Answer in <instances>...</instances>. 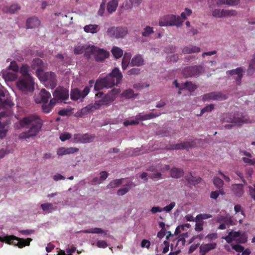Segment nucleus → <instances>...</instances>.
Masks as SVG:
<instances>
[{
	"label": "nucleus",
	"mask_w": 255,
	"mask_h": 255,
	"mask_svg": "<svg viewBox=\"0 0 255 255\" xmlns=\"http://www.w3.org/2000/svg\"><path fill=\"white\" fill-rule=\"evenodd\" d=\"M14 127L16 129L28 128V130L20 133L18 135L19 139H27L37 134L42 127V124L37 117L30 116L25 117L15 123Z\"/></svg>",
	"instance_id": "obj_1"
},
{
	"label": "nucleus",
	"mask_w": 255,
	"mask_h": 255,
	"mask_svg": "<svg viewBox=\"0 0 255 255\" xmlns=\"http://www.w3.org/2000/svg\"><path fill=\"white\" fill-rule=\"evenodd\" d=\"M123 78V74L118 68H114L106 77L98 79L95 84V90L99 91L104 88H110L118 85Z\"/></svg>",
	"instance_id": "obj_2"
},
{
	"label": "nucleus",
	"mask_w": 255,
	"mask_h": 255,
	"mask_svg": "<svg viewBox=\"0 0 255 255\" xmlns=\"http://www.w3.org/2000/svg\"><path fill=\"white\" fill-rule=\"evenodd\" d=\"M183 20L179 16L167 15L161 18L159 21L160 26H176L180 27L182 25Z\"/></svg>",
	"instance_id": "obj_3"
},
{
	"label": "nucleus",
	"mask_w": 255,
	"mask_h": 255,
	"mask_svg": "<svg viewBox=\"0 0 255 255\" xmlns=\"http://www.w3.org/2000/svg\"><path fill=\"white\" fill-rule=\"evenodd\" d=\"M0 241L5 242L9 244L17 246L19 248H23L26 246H29L30 242L32 241L31 238H27L26 240L17 238L14 236H5L3 238L0 237Z\"/></svg>",
	"instance_id": "obj_4"
},
{
	"label": "nucleus",
	"mask_w": 255,
	"mask_h": 255,
	"mask_svg": "<svg viewBox=\"0 0 255 255\" xmlns=\"http://www.w3.org/2000/svg\"><path fill=\"white\" fill-rule=\"evenodd\" d=\"M16 86L22 92H31L34 90V82L31 76L23 78L16 83Z\"/></svg>",
	"instance_id": "obj_5"
},
{
	"label": "nucleus",
	"mask_w": 255,
	"mask_h": 255,
	"mask_svg": "<svg viewBox=\"0 0 255 255\" xmlns=\"http://www.w3.org/2000/svg\"><path fill=\"white\" fill-rule=\"evenodd\" d=\"M39 79L45 82L46 87L54 89L57 85V79L56 75L52 72L43 73L38 77Z\"/></svg>",
	"instance_id": "obj_6"
},
{
	"label": "nucleus",
	"mask_w": 255,
	"mask_h": 255,
	"mask_svg": "<svg viewBox=\"0 0 255 255\" xmlns=\"http://www.w3.org/2000/svg\"><path fill=\"white\" fill-rule=\"evenodd\" d=\"M121 93V90L118 88H114L110 90L103 98L97 101L100 107L103 105L109 104L114 101L117 96Z\"/></svg>",
	"instance_id": "obj_7"
},
{
	"label": "nucleus",
	"mask_w": 255,
	"mask_h": 255,
	"mask_svg": "<svg viewBox=\"0 0 255 255\" xmlns=\"http://www.w3.org/2000/svg\"><path fill=\"white\" fill-rule=\"evenodd\" d=\"M90 50V57L91 55H93L95 60L97 62L103 61L109 55V52L105 50L99 48L94 45H92Z\"/></svg>",
	"instance_id": "obj_8"
},
{
	"label": "nucleus",
	"mask_w": 255,
	"mask_h": 255,
	"mask_svg": "<svg viewBox=\"0 0 255 255\" xmlns=\"http://www.w3.org/2000/svg\"><path fill=\"white\" fill-rule=\"evenodd\" d=\"M107 34L111 37L115 38H122L127 35L128 32L126 27H115L109 28L107 31Z\"/></svg>",
	"instance_id": "obj_9"
},
{
	"label": "nucleus",
	"mask_w": 255,
	"mask_h": 255,
	"mask_svg": "<svg viewBox=\"0 0 255 255\" xmlns=\"http://www.w3.org/2000/svg\"><path fill=\"white\" fill-rule=\"evenodd\" d=\"M224 121L232 123L236 126H240L244 123H247L248 119L239 114H228L226 115V117L224 118Z\"/></svg>",
	"instance_id": "obj_10"
},
{
	"label": "nucleus",
	"mask_w": 255,
	"mask_h": 255,
	"mask_svg": "<svg viewBox=\"0 0 255 255\" xmlns=\"http://www.w3.org/2000/svg\"><path fill=\"white\" fill-rule=\"evenodd\" d=\"M216 222L220 224L218 228L220 230H225L227 227L235 224L232 217L228 214L218 215L216 217Z\"/></svg>",
	"instance_id": "obj_11"
},
{
	"label": "nucleus",
	"mask_w": 255,
	"mask_h": 255,
	"mask_svg": "<svg viewBox=\"0 0 255 255\" xmlns=\"http://www.w3.org/2000/svg\"><path fill=\"white\" fill-rule=\"evenodd\" d=\"M53 98L57 103L58 101H64L69 98V91L67 89L63 87H58L53 93Z\"/></svg>",
	"instance_id": "obj_12"
},
{
	"label": "nucleus",
	"mask_w": 255,
	"mask_h": 255,
	"mask_svg": "<svg viewBox=\"0 0 255 255\" xmlns=\"http://www.w3.org/2000/svg\"><path fill=\"white\" fill-rule=\"evenodd\" d=\"M201 139H189L186 141L182 142L179 143L175 144L172 145V149L175 150L194 148L197 146L198 144L201 141Z\"/></svg>",
	"instance_id": "obj_13"
},
{
	"label": "nucleus",
	"mask_w": 255,
	"mask_h": 255,
	"mask_svg": "<svg viewBox=\"0 0 255 255\" xmlns=\"http://www.w3.org/2000/svg\"><path fill=\"white\" fill-rule=\"evenodd\" d=\"M205 71V68L202 65H196L185 68L183 70L184 75L188 77L198 75Z\"/></svg>",
	"instance_id": "obj_14"
},
{
	"label": "nucleus",
	"mask_w": 255,
	"mask_h": 255,
	"mask_svg": "<svg viewBox=\"0 0 255 255\" xmlns=\"http://www.w3.org/2000/svg\"><path fill=\"white\" fill-rule=\"evenodd\" d=\"M92 45L88 44L79 43L75 46L74 53L75 54H81L84 53V56L87 58H90V49Z\"/></svg>",
	"instance_id": "obj_15"
},
{
	"label": "nucleus",
	"mask_w": 255,
	"mask_h": 255,
	"mask_svg": "<svg viewBox=\"0 0 255 255\" xmlns=\"http://www.w3.org/2000/svg\"><path fill=\"white\" fill-rule=\"evenodd\" d=\"M227 98L226 95L220 92H211L203 95L202 100L203 101H222L227 99Z\"/></svg>",
	"instance_id": "obj_16"
},
{
	"label": "nucleus",
	"mask_w": 255,
	"mask_h": 255,
	"mask_svg": "<svg viewBox=\"0 0 255 255\" xmlns=\"http://www.w3.org/2000/svg\"><path fill=\"white\" fill-rule=\"evenodd\" d=\"M226 240L228 242L235 241L241 243H244L247 241L246 237L243 234H242L239 231L230 232L228 234V235L226 238Z\"/></svg>",
	"instance_id": "obj_17"
},
{
	"label": "nucleus",
	"mask_w": 255,
	"mask_h": 255,
	"mask_svg": "<svg viewBox=\"0 0 255 255\" xmlns=\"http://www.w3.org/2000/svg\"><path fill=\"white\" fill-rule=\"evenodd\" d=\"M89 91L90 88L88 87H86L82 91L77 88L74 89L71 91V98L75 101L83 99L87 95Z\"/></svg>",
	"instance_id": "obj_18"
},
{
	"label": "nucleus",
	"mask_w": 255,
	"mask_h": 255,
	"mask_svg": "<svg viewBox=\"0 0 255 255\" xmlns=\"http://www.w3.org/2000/svg\"><path fill=\"white\" fill-rule=\"evenodd\" d=\"M51 97V94L49 92L42 89L38 95L35 96L34 101L37 104L48 102Z\"/></svg>",
	"instance_id": "obj_19"
},
{
	"label": "nucleus",
	"mask_w": 255,
	"mask_h": 255,
	"mask_svg": "<svg viewBox=\"0 0 255 255\" xmlns=\"http://www.w3.org/2000/svg\"><path fill=\"white\" fill-rule=\"evenodd\" d=\"M31 67L36 70V73L38 77L44 72L43 70L46 67V65L40 59L36 58L33 60Z\"/></svg>",
	"instance_id": "obj_20"
},
{
	"label": "nucleus",
	"mask_w": 255,
	"mask_h": 255,
	"mask_svg": "<svg viewBox=\"0 0 255 255\" xmlns=\"http://www.w3.org/2000/svg\"><path fill=\"white\" fill-rule=\"evenodd\" d=\"M243 69L242 67H238L235 69L229 70L227 74L231 75H235L234 79L237 82V85H240L241 80L243 76Z\"/></svg>",
	"instance_id": "obj_21"
},
{
	"label": "nucleus",
	"mask_w": 255,
	"mask_h": 255,
	"mask_svg": "<svg viewBox=\"0 0 255 255\" xmlns=\"http://www.w3.org/2000/svg\"><path fill=\"white\" fill-rule=\"evenodd\" d=\"M182 53L183 54H191L199 53L201 52V48L194 45L184 46L181 48Z\"/></svg>",
	"instance_id": "obj_22"
},
{
	"label": "nucleus",
	"mask_w": 255,
	"mask_h": 255,
	"mask_svg": "<svg viewBox=\"0 0 255 255\" xmlns=\"http://www.w3.org/2000/svg\"><path fill=\"white\" fill-rule=\"evenodd\" d=\"M79 151V148L74 147H61L57 149V154L59 156L73 154Z\"/></svg>",
	"instance_id": "obj_23"
},
{
	"label": "nucleus",
	"mask_w": 255,
	"mask_h": 255,
	"mask_svg": "<svg viewBox=\"0 0 255 255\" xmlns=\"http://www.w3.org/2000/svg\"><path fill=\"white\" fill-rule=\"evenodd\" d=\"M0 74L5 81H13L17 78V73L11 72L9 69L3 70Z\"/></svg>",
	"instance_id": "obj_24"
},
{
	"label": "nucleus",
	"mask_w": 255,
	"mask_h": 255,
	"mask_svg": "<svg viewBox=\"0 0 255 255\" xmlns=\"http://www.w3.org/2000/svg\"><path fill=\"white\" fill-rule=\"evenodd\" d=\"M100 177H94L91 181V184L93 185H96L101 184L109 176V173L106 171H102L100 172Z\"/></svg>",
	"instance_id": "obj_25"
},
{
	"label": "nucleus",
	"mask_w": 255,
	"mask_h": 255,
	"mask_svg": "<svg viewBox=\"0 0 255 255\" xmlns=\"http://www.w3.org/2000/svg\"><path fill=\"white\" fill-rule=\"evenodd\" d=\"M147 171L151 172V173L148 174V177L154 181H157L159 179L163 178L161 173L158 172L156 168L154 166H152L147 169Z\"/></svg>",
	"instance_id": "obj_26"
},
{
	"label": "nucleus",
	"mask_w": 255,
	"mask_h": 255,
	"mask_svg": "<svg viewBox=\"0 0 255 255\" xmlns=\"http://www.w3.org/2000/svg\"><path fill=\"white\" fill-rule=\"evenodd\" d=\"M5 97V93L3 91L0 90V109L2 108H7L11 107L13 104L10 99H7L3 100L2 97Z\"/></svg>",
	"instance_id": "obj_27"
},
{
	"label": "nucleus",
	"mask_w": 255,
	"mask_h": 255,
	"mask_svg": "<svg viewBox=\"0 0 255 255\" xmlns=\"http://www.w3.org/2000/svg\"><path fill=\"white\" fill-rule=\"evenodd\" d=\"M130 64L131 66H141L144 64V60L141 55L137 54L131 59Z\"/></svg>",
	"instance_id": "obj_28"
},
{
	"label": "nucleus",
	"mask_w": 255,
	"mask_h": 255,
	"mask_svg": "<svg viewBox=\"0 0 255 255\" xmlns=\"http://www.w3.org/2000/svg\"><path fill=\"white\" fill-rule=\"evenodd\" d=\"M40 25V21L35 17H30L27 19L26 26L27 28H34Z\"/></svg>",
	"instance_id": "obj_29"
},
{
	"label": "nucleus",
	"mask_w": 255,
	"mask_h": 255,
	"mask_svg": "<svg viewBox=\"0 0 255 255\" xmlns=\"http://www.w3.org/2000/svg\"><path fill=\"white\" fill-rule=\"evenodd\" d=\"M217 244L215 243H209L206 244L202 245L200 247V252L203 255L210 251V250H213L216 248Z\"/></svg>",
	"instance_id": "obj_30"
},
{
	"label": "nucleus",
	"mask_w": 255,
	"mask_h": 255,
	"mask_svg": "<svg viewBox=\"0 0 255 255\" xmlns=\"http://www.w3.org/2000/svg\"><path fill=\"white\" fill-rule=\"evenodd\" d=\"M100 108V106L97 103V101L94 104H90L85 108L82 109L81 111V113L83 115H86L89 113L95 110L98 109Z\"/></svg>",
	"instance_id": "obj_31"
},
{
	"label": "nucleus",
	"mask_w": 255,
	"mask_h": 255,
	"mask_svg": "<svg viewBox=\"0 0 255 255\" xmlns=\"http://www.w3.org/2000/svg\"><path fill=\"white\" fill-rule=\"evenodd\" d=\"M160 114H156L153 113H150L147 114L142 115L140 113L136 116V119L139 121H146L158 117Z\"/></svg>",
	"instance_id": "obj_32"
},
{
	"label": "nucleus",
	"mask_w": 255,
	"mask_h": 255,
	"mask_svg": "<svg viewBox=\"0 0 255 255\" xmlns=\"http://www.w3.org/2000/svg\"><path fill=\"white\" fill-rule=\"evenodd\" d=\"M42 109L43 112L45 113H49L54 106L56 105L55 99H51L49 103L47 102L42 103Z\"/></svg>",
	"instance_id": "obj_33"
},
{
	"label": "nucleus",
	"mask_w": 255,
	"mask_h": 255,
	"mask_svg": "<svg viewBox=\"0 0 255 255\" xmlns=\"http://www.w3.org/2000/svg\"><path fill=\"white\" fill-rule=\"evenodd\" d=\"M100 30L99 26L97 24H89L84 27V30L87 33H96Z\"/></svg>",
	"instance_id": "obj_34"
},
{
	"label": "nucleus",
	"mask_w": 255,
	"mask_h": 255,
	"mask_svg": "<svg viewBox=\"0 0 255 255\" xmlns=\"http://www.w3.org/2000/svg\"><path fill=\"white\" fill-rule=\"evenodd\" d=\"M131 57V54L130 53H125L124 55L122 62V67L124 70H125L128 67L130 62V60Z\"/></svg>",
	"instance_id": "obj_35"
},
{
	"label": "nucleus",
	"mask_w": 255,
	"mask_h": 255,
	"mask_svg": "<svg viewBox=\"0 0 255 255\" xmlns=\"http://www.w3.org/2000/svg\"><path fill=\"white\" fill-rule=\"evenodd\" d=\"M41 208L46 213H50L57 209L56 206H54L51 203H45L41 205Z\"/></svg>",
	"instance_id": "obj_36"
},
{
	"label": "nucleus",
	"mask_w": 255,
	"mask_h": 255,
	"mask_svg": "<svg viewBox=\"0 0 255 255\" xmlns=\"http://www.w3.org/2000/svg\"><path fill=\"white\" fill-rule=\"evenodd\" d=\"M184 174V171L182 169L173 168L170 170V175L174 178H179Z\"/></svg>",
	"instance_id": "obj_37"
},
{
	"label": "nucleus",
	"mask_w": 255,
	"mask_h": 255,
	"mask_svg": "<svg viewBox=\"0 0 255 255\" xmlns=\"http://www.w3.org/2000/svg\"><path fill=\"white\" fill-rule=\"evenodd\" d=\"M118 3L117 0H112L107 3V10L110 13L116 11L118 6Z\"/></svg>",
	"instance_id": "obj_38"
},
{
	"label": "nucleus",
	"mask_w": 255,
	"mask_h": 255,
	"mask_svg": "<svg viewBox=\"0 0 255 255\" xmlns=\"http://www.w3.org/2000/svg\"><path fill=\"white\" fill-rule=\"evenodd\" d=\"M255 72V53L253 55L252 59L251 60L249 67L247 70V74L249 76L253 75Z\"/></svg>",
	"instance_id": "obj_39"
},
{
	"label": "nucleus",
	"mask_w": 255,
	"mask_h": 255,
	"mask_svg": "<svg viewBox=\"0 0 255 255\" xmlns=\"http://www.w3.org/2000/svg\"><path fill=\"white\" fill-rule=\"evenodd\" d=\"M20 8L21 7L18 4L13 3L9 6L6 7L4 12L10 14H13L17 10H19Z\"/></svg>",
	"instance_id": "obj_40"
},
{
	"label": "nucleus",
	"mask_w": 255,
	"mask_h": 255,
	"mask_svg": "<svg viewBox=\"0 0 255 255\" xmlns=\"http://www.w3.org/2000/svg\"><path fill=\"white\" fill-rule=\"evenodd\" d=\"M232 190L238 197H241L244 193L243 186L242 184H235L233 186Z\"/></svg>",
	"instance_id": "obj_41"
},
{
	"label": "nucleus",
	"mask_w": 255,
	"mask_h": 255,
	"mask_svg": "<svg viewBox=\"0 0 255 255\" xmlns=\"http://www.w3.org/2000/svg\"><path fill=\"white\" fill-rule=\"evenodd\" d=\"M81 232L84 233L104 234L105 235H107V231H105L100 228H95L93 229L85 230Z\"/></svg>",
	"instance_id": "obj_42"
},
{
	"label": "nucleus",
	"mask_w": 255,
	"mask_h": 255,
	"mask_svg": "<svg viewBox=\"0 0 255 255\" xmlns=\"http://www.w3.org/2000/svg\"><path fill=\"white\" fill-rule=\"evenodd\" d=\"M127 184L128 186V187H124V188H121L118 190L117 194L118 195L123 196V195H125L127 193H128V192L131 186H134L131 181H129V182H127Z\"/></svg>",
	"instance_id": "obj_43"
},
{
	"label": "nucleus",
	"mask_w": 255,
	"mask_h": 255,
	"mask_svg": "<svg viewBox=\"0 0 255 255\" xmlns=\"http://www.w3.org/2000/svg\"><path fill=\"white\" fill-rule=\"evenodd\" d=\"M111 52L114 56L116 59H118L121 57L123 55V50L117 46H114L111 50Z\"/></svg>",
	"instance_id": "obj_44"
},
{
	"label": "nucleus",
	"mask_w": 255,
	"mask_h": 255,
	"mask_svg": "<svg viewBox=\"0 0 255 255\" xmlns=\"http://www.w3.org/2000/svg\"><path fill=\"white\" fill-rule=\"evenodd\" d=\"M123 179L113 180L107 185L108 188H115L119 187L123 183Z\"/></svg>",
	"instance_id": "obj_45"
},
{
	"label": "nucleus",
	"mask_w": 255,
	"mask_h": 255,
	"mask_svg": "<svg viewBox=\"0 0 255 255\" xmlns=\"http://www.w3.org/2000/svg\"><path fill=\"white\" fill-rule=\"evenodd\" d=\"M137 95V94H135L134 91L131 89H128L124 91L122 94V96L123 97L128 99L135 97Z\"/></svg>",
	"instance_id": "obj_46"
},
{
	"label": "nucleus",
	"mask_w": 255,
	"mask_h": 255,
	"mask_svg": "<svg viewBox=\"0 0 255 255\" xmlns=\"http://www.w3.org/2000/svg\"><path fill=\"white\" fill-rule=\"evenodd\" d=\"M214 185L218 190L223 189L224 181L218 177H214L213 179Z\"/></svg>",
	"instance_id": "obj_47"
},
{
	"label": "nucleus",
	"mask_w": 255,
	"mask_h": 255,
	"mask_svg": "<svg viewBox=\"0 0 255 255\" xmlns=\"http://www.w3.org/2000/svg\"><path fill=\"white\" fill-rule=\"evenodd\" d=\"M185 179L188 183L193 185L196 184L200 181V178H196L193 177L191 174L187 175L185 176Z\"/></svg>",
	"instance_id": "obj_48"
},
{
	"label": "nucleus",
	"mask_w": 255,
	"mask_h": 255,
	"mask_svg": "<svg viewBox=\"0 0 255 255\" xmlns=\"http://www.w3.org/2000/svg\"><path fill=\"white\" fill-rule=\"evenodd\" d=\"M95 137L96 136L94 134H83V143H89L93 141Z\"/></svg>",
	"instance_id": "obj_49"
},
{
	"label": "nucleus",
	"mask_w": 255,
	"mask_h": 255,
	"mask_svg": "<svg viewBox=\"0 0 255 255\" xmlns=\"http://www.w3.org/2000/svg\"><path fill=\"white\" fill-rule=\"evenodd\" d=\"M183 86L185 89L188 90L190 92H194L197 88V86L191 82L184 83Z\"/></svg>",
	"instance_id": "obj_50"
},
{
	"label": "nucleus",
	"mask_w": 255,
	"mask_h": 255,
	"mask_svg": "<svg viewBox=\"0 0 255 255\" xmlns=\"http://www.w3.org/2000/svg\"><path fill=\"white\" fill-rule=\"evenodd\" d=\"M83 134L76 133L73 135L72 141L73 143H83Z\"/></svg>",
	"instance_id": "obj_51"
},
{
	"label": "nucleus",
	"mask_w": 255,
	"mask_h": 255,
	"mask_svg": "<svg viewBox=\"0 0 255 255\" xmlns=\"http://www.w3.org/2000/svg\"><path fill=\"white\" fill-rule=\"evenodd\" d=\"M20 73L23 78H27L28 76H31L28 73V66L26 65H23L19 70Z\"/></svg>",
	"instance_id": "obj_52"
},
{
	"label": "nucleus",
	"mask_w": 255,
	"mask_h": 255,
	"mask_svg": "<svg viewBox=\"0 0 255 255\" xmlns=\"http://www.w3.org/2000/svg\"><path fill=\"white\" fill-rule=\"evenodd\" d=\"M154 33V31L153 30V28L147 26H146L143 30V31L141 33V35L144 37H148L150 34Z\"/></svg>",
	"instance_id": "obj_53"
},
{
	"label": "nucleus",
	"mask_w": 255,
	"mask_h": 255,
	"mask_svg": "<svg viewBox=\"0 0 255 255\" xmlns=\"http://www.w3.org/2000/svg\"><path fill=\"white\" fill-rule=\"evenodd\" d=\"M223 17H230L236 16L237 12L235 10L223 9Z\"/></svg>",
	"instance_id": "obj_54"
},
{
	"label": "nucleus",
	"mask_w": 255,
	"mask_h": 255,
	"mask_svg": "<svg viewBox=\"0 0 255 255\" xmlns=\"http://www.w3.org/2000/svg\"><path fill=\"white\" fill-rule=\"evenodd\" d=\"M224 195L225 192L223 189L218 190L217 191H212L210 194V198L213 199H216L219 195Z\"/></svg>",
	"instance_id": "obj_55"
},
{
	"label": "nucleus",
	"mask_w": 255,
	"mask_h": 255,
	"mask_svg": "<svg viewBox=\"0 0 255 255\" xmlns=\"http://www.w3.org/2000/svg\"><path fill=\"white\" fill-rule=\"evenodd\" d=\"M212 216L209 214H200L198 215L195 218V221H202V220L210 218Z\"/></svg>",
	"instance_id": "obj_56"
},
{
	"label": "nucleus",
	"mask_w": 255,
	"mask_h": 255,
	"mask_svg": "<svg viewBox=\"0 0 255 255\" xmlns=\"http://www.w3.org/2000/svg\"><path fill=\"white\" fill-rule=\"evenodd\" d=\"M9 70H11L13 72L17 73L19 71L18 66L15 61H12L8 67Z\"/></svg>",
	"instance_id": "obj_57"
},
{
	"label": "nucleus",
	"mask_w": 255,
	"mask_h": 255,
	"mask_svg": "<svg viewBox=\"0 0 255 255\" xmlns=\"http://www.w3.org/2000/svg\"><path fill=\"white\" fill-rule=\"evenodd\" d=\"M139 123V120H137L135 118V120H126L124 122V125L125 126H128L129 125H138Z\"/></svg>",
	"instance_id": "obj_58"
},
{
	"label": "nucleus",
	"mask_w": 255,
	"mask_h": 255,
	"mask_svg": "<svg viewBox=\"0 0 255 255\" xmlns=\"http://www.w3.org/2000/svg\"><path fill=\"white\" fill-rule=\"evenodd\" d=\"M71 134L67 132H65L60 134L59 138L62 141H64L66 140L69 139L71 138Z\"/></svg>",
	"instance_id": "obj_59"
},
{
	"label": "nucleus",
	"mask_w": 255,
	"mask_h": 255,
	"mask_svg": "<svg viewBox=\"0 0 255 255\" xmlns=\"http://www.w3.org/2000/svg\"><path fill=\"white\" fill-rule=\"evenodd\" d=\"M214 109V105L213 104L208 105L204 107L201 111L200 115H203L205 112H210Z\"/></svg>",
	"instance_id": "obj_60"
},
{
	"label": "nucleus",
	"mask_w": 255,
	"mask_h": 255,
	"mask_svg": "<svg viewBox=\"0 0 255 255\" xmlns=\"http://www.w3.org/2000/svg\"><path fill=\"white\" fill-rule=\"evenodd\" d=\"M7 130L5 127L0 122V138L4 137L6 135Z\"/></svg>",
	"instance_id": "obj_61"
},
{
	"label": "nucleus",
	"mask_w": 255,
	"mask_h": 255,
	"mask_svg": "<svg viewBox=\"0 0 255 255\" xmlns=\"http://www.w3.org/2000/svg\"><path fill=\"white\" fill-rule=\"evenodd\" d=\"M176 203L174 202H172L169 204L165 206L162 209V211H165L166 212H170L173 208L175 206Z\"/></svg>",
	"instance_id": "obj_62"
},
{
	"label": "nucleus",
	"mask_w": 255,
	"mask_h": 255,
	"mask_svg": "<svg viewBox=\"0 0 255 255\" xmlns=\"http://www.w3.org/2000/svg\"><path fill=\"white\" fill-rule=\"evenodd\" d=\"M212 15L213 16L216 17H223V9L221 10L220 9H215L213 12Z\"/></svg>",
	"instance_id": "obj_63"
},
{
	"label": "nucleus",
	"mask_w": 255,
	"mask_h": 255,
	"mask_svg": "<svg viewBox=\"0 0 255 255\" xmlns=\"http://www.w3.org/2000/svg\"><path fill=\"white\" fill-rule=\"evenodd\" d=\"M123 6L126 10L130 9L133 7L130 0H126L123 4Z\"/></svg>",
	"instance_id": "obj_64"
}]
</instances>
